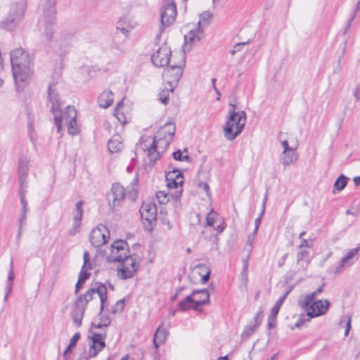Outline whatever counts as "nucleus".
<instances>
[{
  "instance_id": "1",
  "label": "nucleus",
  "mask_w": 360,
  "mask_h": 360,
  "mask_svg": "<svg viewBox=\"0 0 360 360\" xmlns=\"http://www.w3.org/2000/svg\"><path fill=\"white\" fill-rule=\"evenodd\" d=\"M10 58L15 82L25 81L30 70V55L22 48H18L11 51Z\"/></svg>"
},
{
  "instance_id": "2",
  "label": "nucleus",
  "mask_w": 360,
  "mask_h": 360,
  "mask_svg": "<svg viewBox=\"0 0 360 360\" xmlns=\"http://www.w3.org/2000/svg\"><path fill=\"white\" fill-rule=\"evenodd\" d=\"M231 109L229 110L224 134L229 141L234 140L243 130L246 124V113L243 110L236 111V106L230 104Z\"/></svg>"
},
{
  "instance_id": "3",
  "label": "nucleus",
  "mask_w": 360,
  "mask_h": 360,
  "mask_svg": "<svg viewBox=\"0 0 360 360\" xmlns=\"http://www.w3.org/2000/svg\"><path fill=\"white\" fill-rule=\"evenodd\" d=\"M172 139L162 135V132H157L150 142L148 137L141 143L143 150H147L150 164L154 165L160 159L161 155L167 150Z\"/></svg>"
},
{
  "instance_id": "4",
  "label": "nucleus",
  "mask_w": 360,
  "mask_h": 360,
  "mask_svg": "<svg viewBox=\"0 0 360 360\" xmlns=\"http://www.w3.org/2000/svg\"><path fill=\"white\" fill-rule=\"evenodd\" d=\"M56 0H44L41 4L42 14L39 20V26L44 27V35L48 41L53 36V26L56 22Z\"/></svg>"
},
{
  "instance_id": "5",
  "label": "nucleus",
  "mask_w": 360,
  "mask_h": 360,
  "mask_svg": "<svg viewBox=\"0 0 360 360\" xmlns=\"http://www.w3.org/2000/svg\"><path fill=\"white\" fill-rule=\"evenodd\" d=\"M298 305L307 312L306 314H302L295 323V326L300 328L304 322L310 321L311 318L325 314L330 307V302L328 300H319L317 301L314 300L309 303V305L304 306L303 304V300H298Z\"/></svg>"
},
{
  "instance_id": "6",
  "label": "nucleus",
  "mask_w": 360,
  "mask_h": 360,
  "mask_svg": "<svg viewBox=\"0 0 360 360\" xmlns=\"http://www.w3.org/2000/svg\"><path fill=\"white\" fill-rule=\"evenodd\" d=\"M210 302V294L207 289L195 290L178 304V309L182 311L188 309L201 311L199 307Z\"/></svg>"
},
{
  "instance_id": "7",
  "label": "nucleus",
  "mask_w": 360,
  "mask_h": 360,
  "mask_svg": "<svg viewBox=\"0 0 360 360\" xmlns=\"http://www.w3.org/2000/svg\"><path fill=\"white\" fill-rule=\"evenodd\" d=\"M26 4L21 1L11 4L7 17L1 22V27L6 30H14L22 20Z\"/></svg>"
},
{
  "instance_id": "8",
  "label": "nucleus",
  "mask_w": 360,
  "mask_h": 360,
  "mask_svg": "<svg viewBox=\"0 0 360 360\" xmlns=\"http://www.w3.org/2000/svg\"><path fill=\"white\" fill-rule=\"evenodd\" d=\"M108 206L112 212H116L122 206L125 199V190L119 183L112 185L106 195Z\"/></svg>"
},
{
  "instance_id": "9",
  "label": "nucleus",
  "mask_w": 360,
  "mask_h": 360,
  "mask_svg": "<svg viewBox=\"0 0 360 360\" xmlns=\"http://www.w3.org/2000/svg\"><path fill=\"white\" fill-rule=\"evenodd\" d=\"M161 25L160 32L163 29L170 26L175 20L176 16V6L174 0H164L160 10Z\"/></svg>"
},
{
  "instance_id": "10",
  "label": "nucleus",
  "mask_w": 360,
  "mask_h": 360,
  "mask_svg": "<svg viewBox=\"0 0 360 360\" xmlns=\"http://www.w3.org/2000/svg\"><path fill=\"white\" fill-rule=\"evenodd\" d=\"M212 18L213 14L212 12L209 11L202 12L200 15L198 28L195 30H190V32L184 36L185 41L186 43L199 41L203 37V27L209 25Z\"/></svg>"
},
{
  "instance_id": "11",
  "label": "nucleus",
  "mask_w": 360,
  "mask_h": 360,
  "mask_svg": "<svg viewBox=\"0 0 360 360\" xmlns=\"http://www.w3.org/2000/svg\"><path fill=\"white\" fill-rule=\"evenodd\" d=\"M122 263V268L118 269V275L123 279L130 278L134 276L140 266V258L136 255H129Z\"/></svg>"
},
{
  "instance_id": "12",
  "label": "nucleus",
  "mask_w": 360,
  "mask_h": 360,
  "mask_svg": "<svg viewBox=\"0 0 360 360\" xmlns=\"http://www.w3.org/2000/svg\"><path fill=\"white\" fill-rule=\"evenodd\" d=\"M53 86L54 85L49 86L48 97L49 102L51 103V111L54 116V122L57 127L58 132L59 133L61 129V118L58 114H60L61 103L58 94L53 89Z\"/></svg>"
},
{
  "instance_id": "13",
  "label": "nucleus",
  "mask_w": 360,
  "mask_h": 360,
  "mask_svg": "<svg viewBox=\"0 0 360 360\" xmlns=\"http://www.w3.org/2000/svg\"><path fill=\"white\" fill-rule=\"evenodd\" d=\"M172 51L166 45L160 46L151 56V62L158 68L169 65Z\"/></svg>"
},
{
  "instance_id": "14",
  "label": "nucleus",
  "mask_w": 360,
  "mask_h": 360,
  "mask_svg": "<svg viewBox=\"0 0 360 360\" xmlns=\"http://www.w3.org/2000/svg\"><path fill=\"white\" fill-rule=\"evenodd\" d=\"M106 337V334L93 333L91 335H89V338L91 340L90 345L88 357L91 358L96 356L99 352L103 350L105 347V342L104 341Z\"/></svg>"
},
{
  "instance_id": "15",
  "label": "nucleus",
  "mask_w": 360,
  "mask_h": 360,
  "mask_svg": "<svg viewBox=\"0 0 360 360\" xmlns=\"http://www.w3.org/2000/svg\"><path fill=\"white\" fill-rule=\"evenodd\" d=\"M140 214L143 221H148L152 226L157 219V209L155 204L143 203L140 208Z\"/></svg>"
},
{
  "instance_id": "16",
  "label": "nucleus",
  "mask_w": 360,
  "mask_h": 360,
  "mask_svg": "<svg viewBox=\"0 0 360 360\" xmlns=\"http://www.w3.org/2000/svg\"><path fill=\"white\" fill-rule=\"evenodd\" d=\"M126 246H128L126 241L123 240H115L111 245V251L107 256V260L110 262H120L121 256L118 254V252L121 251L124 254L123 251H126Z\"/></svg>"
},
{
  "instance_id": "17",
  "label": "nucleus",
  "mask_w": 360,
  "mask_h": 360,
  "mask_svg": "<svg viewBox=\"0 0 360 360\" xmlns=\"http://www.w3.org/2000/svg\"><path fill=\"white\" fill-rule=\"evenodd\" d=\"M184 176L182 173L176 168H173L165 174L167 186L169 188H178L179 186H181L184 183Z\"/></svg>"
},
{
  "instance_id": "18",
  "label": "nucleus",
  "mask_w": 360,
  "mask_h": 360,
  "mask_svg": "<svg viewBox=\"0 0 360 360\" xmlns=\"http://www.w3.org/2000/svg\"><path fill=\"white\" fill-rule=\"evenodd\" d=\"M184 64V60L181 61V63L170 64L165 70V76L171 79L169 84L171 85L172 82L177 83L181 79L183 73L182 65Z\"/></svg>"
},
{
  "instance_id": "19",
  "label": "nucleus",
  "mask_w": 360,
  "mask_h": 360,
  "mask_svg": "<svg viewBox=\"0 0 360 360\" xmlns=\"http://www.w3.org/2000/svg\"><path fill=\"white\" fill-rule=\"evenodd\" d=\"M29 162L26 158H20L18 164V181L20 187L27 188V176L29 172Z\"/></svg>"
},
{
  "instance_id": "20",
  "label": "nucleus",
  "mask_w": 360,
  "mask_h": 360,
  "mask_svg": "<svg viewBox=\"0 0 360 360\" xmlns=\"http://www.w3.org/2000/svg\"><path fill=\"white\" fill-rule=\"evenodd\" d=\"M168 335H169V330L167 328L163 327V323H162L160 326H159V327L157 328V330L154 334V337H153V340L154 347L156 349H158L160 347V345L164 344L165 342L166 341Z\"/></svg>"
},
{
  "instance_id": "21",
  "label": "nucleus",
  "mask_w": 360,
  "mask_h": 360,
  "mask_svg": "<svg viewBox=\"0 0 360 360\" xmlns=\"http://www.w3.org/2000/svg\"><path fill=\"white\" fill-rule=\"evenodd\" d=\"M86 309L84 306H79L75 303L70 316L77 327L82 326V319Z\"/></svg>"
},
{
  "instance_id": "22",
  "label": "nucleus",
  "mask_w": 360,
  "mask_h": 360,
  "mask_svg": "<svg viewBox=\"0 0 360 360\" xmlns=\"http://www.w3.org/2000/svg\"><path fill=\"white\" fill-rule=\"evenodd\" d=\"M89 240L91 244L96 248H98L107 243V239L103 238L102 230L98 227L92 230Z\"/></svg>"
},
{
  "instance_id": "23",
  "label": "nucleus",
  "mask_w": 360,
  "mask_h": 360,
  "mask_svg": "<svg viewBox=\"0 0 360 360\" xmlns=\"http://www.w3.org/2000/svg\"><path fill=\"white\" fill-rule=\"evenodd\" d=\"M70 120L65 122L68 128V132L71 135H75L78 134V128L77 124V111L75 109L70 108V112L69 115Z\"/></svg>"
},
{
  "instance_id": "24",
  "label": "nucleus",
  "mask_w": 360,
  "mask_h": 360,
  "mask_svg": "<svg viewBox=\"0 0 360 360\" xmlns=\"http://www.w3.org/2000/svg\"><path fill=\"white\" fill-rule=\"evenodd\" d=\"M99 106L107 108L113 103V93L111 91H103L98 98Z\"/></svg>"
},
{
  "instance_id": "25",
  "label": "nucleus",
  "mask_w": 360,
  "mask_h": 360,
  "mask_svg": "<svg viewBox=\"0 0 360 360\" xmlns=\"http://www.w3.org/2000/svg\"><path fill=\"white\" fill-rule=\"evenodd\" d=\"M295 150L293 148L286 153L281 154V162L284 167L293 164L297 160L298 154Z\"/></svg>"
},
{
  "instance_id": "26",
  "label": "nucleus",
  "mask_w": 360,
  "mask_h": 360,
  "mask_svg": "<svg viewBox=\"0 0 360 360\" xmlns=\"http://www.w3.org/2000/svg\"><path fill=\"white\" fill-rule=\"evenodd\" d=\"M123 147L122 138L120 135H114L108 143V150L112 153L119 152Z\"/></svg>"
},
{
  "instance_id": "27",
  "label": "nucleus",
  "mask_w": 360,
  "mask_h": 360,
  "mask_svg": "<svg viewBox=\"0 0 360 360\" xmlns=\"http://www.w3.org/2000/svg\"><path fill=\"white\" fill-rule=\"evenodd\" d=\"M96 292V288H91L86 293L80 295L75 303L80 307L84 306V309H86V304L93 299V296Z\"/></svg>"
},
{
  "instance_id": "28",
  "label": "nucleus",
  "mask_w": 360,
  "mask_h": 360,
  "mask_svg": "<svg viewBox=\"0 0 360 360\" xmlns=\"http://www.w3.org/2000/svg\"><path fill=\"white\" fill-rule=\"evenodd\" d=\"M96 293L98 295L101 300L100 313L101 314L104 309L105 303L108 300L107 288L105 284L99 283L96 288Z\"/></svg>"
},
{
  "instance_id": "29",
  "label": "nucleus",
  "mask_w": 360,
  "mask_h": 360,
  "mask_svg": "<svg viewBox=\"0 0 360 360\" xmlns=\"http://www.w3.org/2000/svg\"><path fill=\"white\" fill-rule=\"evenodd\" d=\"M91 274L86 271V270L81 269L79 274L78 281L75 285V293L77 294L83 287L84 283L86 282L87 279L90 277Z\"/></svg>"
},
{
  "instance_id": "30",
  "label": "nucleus",
  "mask_w": 360,
  "mask_h": 360,
  "mask_svg": "<svg viewBox=\"0 0 360 360\" xmlns=\"http://www.w3.org/2000/svg\"><path fill=\"white\" fill-rule=\"evenodd\" d=\"M323 286L324 285L323 284L322 285H321L316 290H315L314 292H311V293H309V294H307L306 295H303V296H300L299 297V300H303V304L304 306H307L309 305V303L311 302V301H313L314 300H315V297L317 295L321 293L323 290Z\"/></svg>"
},
{
  "instance_id": "31",
  "label": "nucleus",
  "mask_w": 360,
  "mask_h": 360,
  "mask_svg": "<svg viewBox=\"0 0 360 360\" xmlns=\"http://www.w3.org/2000/svg\"><path fill=\"white\" fill-rule=\"evenodd\" d=\"M175 124L172 122H167L158 132H162V135L166 136L167 137L172 139V137L175 134Z\"/></svg>"
},
{
  "instance_id": "32",
  "label": "nucleus",
  "mask_w": 360,
  "mask_h": 360,
  "mask_svg": "<svg viewBox=\"0 0 360 360\" xmlns=\"http://www.w3.org/2000/svg\"><path fill=\"white\" fill-rule=\"evenodd\" d=\"M84 204V200H79L76 204L75 210H74L73 221L76 223H81L83 217V209L82 206Z\"/></svg>"
},
{
  "instance_id": "33",
  "label": "nucleus",
  "mask_w": 360,
  "mask_h": 360,
  "mask_svg": "<svg viewBox=\"0 0 360 360\" xmlns=\"http://www.w3.org/2000/svg\"><path fill=\"white\" fill-rule=\"evenodd\" d=\"M290 290H288L284 295H283L276 302L274 306L271 308V313L273 314V316H277L278 311L287 298L288 294L290 293Z\"/></svg>"
},
{
  "instance_id": "34",
  "label": "nucleus",
  "mask_w": 360,
  "mask_h": 360,
  "mask_svg": "<svg viewBox=\"0 0 360 360\" xmlns=\"http://www.w3.org/2000/svg\"><path fill=\"white\" fill-rule=\"evenodd\" d=\"M258 328L257 325L250 323L248 326H246L244 330L243 331L241 334V338L243 340H247L248 339L256 330V329Z\"/></svg>"
},
{
  "instance_id": "35",
  "label": "nucleus",
  "mask_w": 360,
  "mask_h": 360,
  "mask_svg": "<svg viewBox=\"0 0 360 360\" xmlns=\"http://www.w3.org/2000/svg\"><path fill=\"white\" fill-rule=\"evenodd\" d=\"M347 177L344 174H341L335 181L334 187L339 191L345 188L347 184Z\"/></svg>"
},
{
  "instance_id": "36",
  "label": "nucleus",
  "mask_w": 360,
  "mask_h": 360,
  "mask_svg": "<svg viewBox=\"0 0 360 360\" xmlns=\"http://www.w3.org/2000/svg\"><path fill=\"white\" fill-rule=\"evenodd\" d=\"M80 338V334L79 333H76L71 338L68 346L64 352L63 355L66 356L69 352H71L72 349L75 347L77 345V341Z\"/></svg>"
},
{
  "instance_id": "37",
  "label": "nucleus",
  "mask_w": 360,
  "mask_h": 360,
  "mask_svg": "<svg viewBox=\"0 0 360 360\" xmlns=\"http://www.w3.org/2000/svg\"><path fill=\"white\" fill-rule=\"evenodd\" d=\"M359 250H360V247H357L356 248H354V249H352L351 250H349L347 253V255L341 259L342 264L346 263L347 264L351 259H352L353 258L355 257V256L357 255V253L359 252Z\"/></svg>"
},
{
  "instance_id": "38",
  "label": "nucleus",
  "mask_w": 360,
  "mask_h": 360,
  "mask_svg": "<svg viewBox=\"0 0 360 360\" xmlns=\"http://www.w3.org/2000/svg\"><path fill=\"white\" fill-rule=\"evenodd\" d=\"M309 252L307 250H301L297 252V262L300 261H305L307 263L309 262Z\"/></svg>"
},
{
  "instance_id": "39",
  "label": "nucleus",
  "mask_w": 360,
  "mask_h": 360,
  "mask_svg": "<svg viewBox=\"0 0 360 360\" xmlns=\"http://www.w3.org/2000/svg\"><path fill=\"white\" fill-rule=\"evenodd\" d=\"M156 198L160 204L164 205L169 202L168 194L165 191H160L156 193Z\"/></svg>"
},
{
  "instance_id": "40",
  "label": "nucleus",
  "mask_w": 360,
  "mask_h": 360,
  "mask_svg": "<svg viewBox=\"0 0 360 360\" xmlns=\"http://www.w3.org/2000/svg\"><path fill=\"white\" fill-rule=\"evenodd\" d=\"M70 108L75 109V107L72 105H68L63 112H62L60 110V113L58 114V116H60L61 118V123L63 122V121H65V122H67L69 120H70V119L69 118Z\"/></svg>"
},
{
  "instance_id": "41",
  "label": "nucleus",
  "mask_w": 360,
  "mask_h": 360,
  "mask_svg": "<svg viewBox=\"0 0 360 360\" xmlns=\"http://www.w3.org/2000/svg\"><path fill=\"white\" fill-rule=\"evenodd\" d=\"M124 299H122L118 300L115 306L112 308L111 312L112 314H116L117 312H122L124 308Z\"/></svg>"
},
{
  "instance_id": "42",
  "label": "nucleus",
  "mask_w": 360,
  "mask_h": 360,
  "mask_svg": "<svg viewBox=\"0 0 360 360\" xmlns=\"http://www.w3.org/2000/svg\"><path fill=\"white\" fill-rule=\"evenodd\" d=\"M26 189H27V188H25V186L24 187L20 186L19 195H20V202H21L22 207L27 206V201L25 198V193L27 192Z\"/></svg>"
},
{
  "instance_id": "43",
  "label": "nucleus",
  "mask_w": 360,
  "mask_h": 360,
  "mask_svg": "<svg viewBox=\"0 0 360 360\" xmlns=\"http://www.w3.org/2000/svg\"><path fill=\"white\" fill-rule=\"evenodd\" d=\"M169 90L168 89H164L161 91L159 94V100L163 104H167L169 101Z\"/></svg>"
},
{
  "instance_id": "44",
  "label": "nucleus",
  "mask_w": 360,
  "mask_h": 360,
  "mask_svg": "<svg viewBox=\"0 0 360 360\" xmlns=\"http://www.w3.org/2000/svg\"><path fill=\"white\" fill-rule=\"evenodd\" d=\"M10 269L7 278V283H11L13 284L14 278H15V274L13 271V258L11 259L10 265H9Z\"/></svg>"
},
{
  "instance_id": "45",
  "label": "nucleus",
  "mask_w": 360,
  "mask_h": 360,
  "mask_svg": "<svg viewBox=\"0 0 360 360\" xmlns=\"http://www.w3.org/2000/svg\"><path fill=\"white\" fill-rule=\"evenodd\" d=\"M262 319H263V311H262V309L260 308L259 310L257 311V313L255 314V316L254 317V322H255L254 324L257 325V326L259 327L262 321Z\"/></svg>"
},
{
  "instance_id": "46",
  "label": "nucleus",
  "mask_w": 360,
  "mask_h": 360,
  "mask_svg": "<svg viewBox=\"0 0 360 360\" xmlns=\"http://www.w3.org/2000/svg\"><path fill=\"white\" fill-rule=\"evenodd\" d=\"M250 40H248L245 42L237 43L234 45L233 49L230 51V53L233 56L236 54V53L240 51L241 50V47L244 46L245 44H249Z\"/></svg>"
},
{
  "instance_id": "47",
  "label": "nucleus",
  "mask_w": 360,
  "mask_h": 360,
  "mask_svg": "<svg viewBox=\"0 0 360 360\" xmlns=\"http://www.w3.org/2000/svg\"><path fill=\"white\" fill-rule=\"evenodd\" d=\"M80 224H81V223H76V221H73L72 226L69 230L68 234L70 236H75L76 233L79 232V231H80Z\"/></svg>"
},
{
  "instance_id": "48",
  "label": "nucleus",
  "mask_w": 360,
  "mask_h": 360,
  "mask_svg": "<svg viewBox=\"0 0 360 360\" xmlns=\"http://www.w3.org/2000/svg\"><path fill=\"white\" fill-rule=\"evenodd\" d=\"M114 115L117 117V120L120 122H121L122 124H124L127 123L126 117L124 116L123 112H120L117 109H115Z\"/></svg>"
},
{
  "instance_id": "49",
  "label": "nucleus",
  "mask_w": 360,
  "mask_h": 360,
  "mask_svg": "<svg viewBox=\"0 0 360 360\" xmlns=\"http://www.w3.org/2000/svg\"><path fill=\"white\" fill-rule=\"evenodd\" d=\"M276 316H273V314L270 313V315L268 317V323H267V326H268L269 329H271L276 326Z\"/></svg>"
},
{
  "instance_id": "50",
  "label": "nucleus",
  "mask_w": 360,
  "mask_h": 360,
  "mask_svg": "<svg viewBox=\"0 0 360 360\" xmlns=\"http://www.w3.org/2000/svg\"><path fill=\"white\" fill-rule=\"evenodd\" d=\"M196 185L199 188L203 189L205 191L207 196L210 195V186L206 182L199 181L198 182H197Z\"/></svg>"
},
{
  "instance_id": "51",
  "label": "nucleus",
  "mask_w": 360,
  "mask_h": 360,
  "mask_svg": "<svg viewBox=\"0 0 360 360\" xmlns=\"http://www.w3.org/2000/svg\"><path fill=\"white\" fill-rule=\"evenodd\" d=\"M182 189H179L176 190L174 193L171 194V198L174 202L179 203V200L182 195Z\"/></svg>"
},
{
  "instance_id": "52",
  "label": "nucleus",
  "mask_w": 360,
  "mask_h": 360,
  "mask_svg": "<svg viewBox=\"0 0 360 360\" xmlns=\"http://www.w3.org/2000/svg\"><path fill=\"white\" fill-rule=\"evenodd\" d=\"M214 221V212L212 211L206 216V226H213Z\"/></svg>"
},
{
  "instance_id": "53",
  "label": "nucleus",
  "mask_w": 360,
  "mask_h": 360,
  "mask_svg": "<svg viewBox=\"0 0 360 360\" xmlns=\"http://www.w3.org/2000/svg\"><path fill=\"white\" fill-rule=\"evenodd\" d=\"M83 257H84V264H83V266H82L81 269H84V270L86 271V268L87 267V264H89V263L91 262L90 261V255L88 251H86V250L84 251Z\"/></svg>"
},
{
  "instance_id": "54",
  "label": "nucleus",
  "mask_w": 360,
  "mask_h": 360,
  "mask_svg": "<svg viewBox=\"0 0 360 360\" xmlns=\"http://www.w3.org/2000/svg\"><path fill=\"white\" fill-rule=\"evenodd\" d=\"M359 10H360V4H359V3L357 2L356 7L354 8V13L351 15L350 18L348 20V25H347V28H349L351 26V22L354 20V18H355L357 13L359 11Z\"/></svg>"
},
{
  "instance_id": "55",
  "label": "nucleus",
  "mask_w": 360,
  "mask_h": 360,
  "mask_svg": "<svg viewBox=\"0 0 360 360\" xmlns=\"http://www.w3.org/2000/svg\"><path fill=\"white\" fill-rule=\"evenodd\" d=\"M248 262H245L241 272V276L245 282L248 281Z\"/></svg>"
},
{
  "instance_id": "56",
  "label": "nucleus",
  "mask_w": 360,
  "mask_h": 360,
  "mask_svg": "<svg viewBox=\"0 0 360 360\" xmlns=\"http://www.w3.org/2000/svg\"><path fill=\"white\" fill-rule=\"evenodd\" d=\"M111 321L110 319L108 317H106V323H99L98 324L92 323V327L96 328H101L102 327H107L110 324Z\"/></svg>"
},
{
  "instance_id": "57",
  "label": "nucleus",
  "mask_w": 360,
  "mask_h": 360,
  "mask_svg": "<svg viewBox=\"0 0 360 360\" xmlns=\"http://www.w3.org/2000/svg\"><path fill=\"white\" fill-rule=\"evenodd\" d=\"M26 224V214L21 213L18 219L19 228H22Z\"/></svg>"
},
{
  "instance_id": "58",
  "label": "nucleus",
  "mask_w": 360,
  "mask_h": 360,
  "mask_svg": "<svg viewBox=\"0 0 360 360\" xmlns=\"http://www.w3.org/2000/svg\"><path fill=\"white\" fill-rule=\"evenodd\" d=\"M173 158L178 161H182L183 153L180 150H177L172 153Z\"/></svg>"
},
{
  "instance_id": "59",
  "label": "nucleus",
  "mask_w": 360,
  "mask_h": 360,
  "mask_svg": "<svg viewBox=\"0 0 360 360\" xmlns=\"http://www.w3.org/2000/svg\"><path fill=\"white\" fill-rule=\"evenodd\" d=\"M281 146L283 148V151L282 153H286L287 152H289L290 150L293 149V148H291L289 146V144H288V142L287 140L282 141Z\"/></svg>"
},
{
  "instance_id": "60",
  "label": "nucleus",
  "mask_w": 360,
  "mask_h": 360,
  "mask_svg": "<svg viewBox=\"0 0 360 360\" xmlns=\"http://www.w3.org/2000/svg\"><path fill=\"white\" fill-rule=\"evenodd\" d=\"M124 254L120 251L118 252V254L121 256V262H122L124 259H126L130 254L129 250V245L126 246V251H123Z\"/></svg>"
},
{
  "instance_id": "61",
  "label": "nucleus",
  "mask_w": 360,
  "mask_h": 360,
  "mask_svg": "<svg viewBox=\"0 0 360 360\" xmlns=\"http://www.w3.org/2000/svg\"><path fill=\"white\" fill-rule=\"evenodd\" d=\"M353 95L356 101H360V83L356 86Z\"/></svg>"
},
{
  "instance_id": "62",
  "label": "nucleus",
  "mask_w": 360,
  "mask_h": 360,
  "mask_svg": "<svg viewBox=\"0 0 360 360\" xmlns=\"http://www.w3.org/2000/svg\"><path fill=\"white\" fill-rule=\"evenodd\" d=\"M261 217H258L255 220V229H254V234L255 235H257V231H258V229L259 227V225H260V223H261Z\"/></svg>"
},
{
  "instance_id": "63",
  "label": "nucleus",
  "mask_w": 360,
  "mask_h": 360,
  "mask_svg": "<svg viewBox=\"0 0 360 360\" xmlns=\"http://www.w3.org/2000/svg\"><path fill=\"white\" fill-rule=\"evenodd\" d=\"M351 322H352V318L349 317L347 321V325H346V328H345V336H347L349 334V332L351 329Z\"/></svg>"
},
{
  "instance_id": "64",
  "label": "nucleus",
  "mask_w": 360,
  "mask_h": 360,
  "mask_svg": "<svg viewBox=\"0 0 360 360\" xmlns=\"http://www.w3.org/2000/svg\"><path fill=\"white\" fill-rule=\"evenodd\" d=\"M310 248L311 247V245L309 244V243L307 241V240L306 239H302L301 240V243L300 245H299V248Z\"/></svg>"
}]
</instances>
